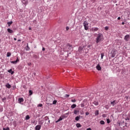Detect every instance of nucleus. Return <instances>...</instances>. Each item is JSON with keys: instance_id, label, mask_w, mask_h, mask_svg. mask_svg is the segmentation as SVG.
I'll list each match as a JSON object with an SVG mask.
<instances>
[{"instance_id": "4c0bfd02", "label": "nucleus", "mask_w": 130, "mask_h": 130, "mask_svg": "<svg viewBox=\"0 0 130 130\" xmlns=\"http://www.w3.org/2000/svg\"><path fill=\"white\" fill-rule=\"evenodd\" d=\"M107 123H110V120L109 119H107Z\"/></svg>"}, {"instance_id": "f704fd0d", "label": "nucleus", "mask_w": 130, "mask_h": 130, "mask_svg": "<svg viewBox=\"0 0 130 130\" xmlns=\"http://www.w3.org/2000/svg\"><path fill=\"white\" fill-rule=\"evenodd\" d=\"M3 130H10V127H7L6 128H3Z\"/></svg>"}, {"instance_id": "5701e85b", "label": "nucleus", "mask_w": 130, "mask_h": 130, "mask_svg": "<svg viewBox=\"0 0 130 130\" xmlns=\"http://www.w3.org/2000/svg\"><path fill=\"white\" fill-rule=\"evenodd\" d=\"M29 119H30V116L28 115H27L25 116V120H29Z\"/></svg>"}, {"instance_id": "e433bc0d", "label": "nucleus", "mask_w": 130, "mask_h": 130, "mask_svg": "<svg viewBox=\"0 0 130 130\" xmlns=\"http://www.w3.org/2000/svg\"><path fill=\"white\" fill-rule=\"evenodd\" d=\"M109 29V27L108 26H106L105 27V30H106V31H107V30H108Z\"/></svg>"}, {"instance_id": "f257e3e1", "label": "nucleus", "mask_w": 130, "mask_h": 130, "mask_svg": "<svg viewBox=\"0 0 130 130\" xmlns=\"http://www.w3.org/2000/svg\"><path fill=\"white\" fill-rule=\"evenodd\" d=\"M96 43H99L100 41H103V35L102 34H99L96 37Z\"/></svg>"}, {"instance_id": "423d86ee", "label": "nucleus", "mask_w": 130, "mask_h": 130, "mask_svg": "<svg viewBox=\"0 0 130 130\" xmlns=\"http://www.w3.org/2000/svg\"><path fill=\"white\" fill-rule=\"evenodd\" d=\"M19 58H17V59L15 61H10L11 63H13L14 64H16L17 62H19Z\"/></svg>"}, {"instance_id": "4be33fe9", "label": "nucleus", "mask_w": 130, "mask_h": 130, "mask_svg": "<svg viewBox=\"0 0 130 130\" xmlns=\"http://www.w3.org/2000/svg\"><path fill=\"white\" fill-rule=\"evenodd\" d=\"M12 55V53L11 52H7V57H10V56Z\"/></svg>"}, {"instance_id": "c9c22d12", "label": "nucleus", "mask_w": 130, "mask_h": 130, "mask_svg": "<svg viewBox=\"0 0 130 130\" xmlns=\"http://www.w3.org/2000/svg\"><path fill=\"white\" fill-rule=\"evenodd\" d=\"M80 106L81 107H85V105L84 104V103H82L81 105H80Z\"/></svg>"}, {"instance_id": "7c9ffc66", "label": "nucleus", "mask_w": 130, "mask_h": 130, "mask_svg": "<svg viewBox=\"0 0 130 130\" xmlns=\"http://www.w3.org/2000/svg\"><path fill=\"white\" fill-rule=\"evenodd\" d=\"M76 126H77V127H81V126H82L81 125V124H80V123H77V124H76Z\"/></svg>"}, {"instance_id": "a878e982", "label": "nucleus", "mask_w": 130, "mask_h": 130, "mask_svg": "<svg viewBox=\"0 0 130 130\" xmlns=\"http://www.w3.org/2000/svg\"><path fill=\"white\" fill-rule=\"evenodd\" d=\"M82 50H83V47H79L78 48V51H79V52H81V51H82Z\"/></svg>"}, {"instance_id": "c03bdc74", "label": "nucleus", "mask_w": 130, "mask_h": 130, "mask_svg": "<svg viewBox=\"0 0 130 130\" xmlns=\"http://www.w3.org/2000/svg\"><path fill=\"white\" fill-rule=\"evenodd\" d=\"M42 50H43V51H44L45 50V48L43 47V48H42Z\"/></svg>"}, {"instance_id": "473e14b6", "label": "nucleus", "mask_w": 130, "mask_h": 130, "mask_svg": "<svg viewBox=\"0 0 130 130\" xmlns=\"http://www.w3.org/2000/svg\"><path fill=\"white\" fill-rule=\"evenodd\" d=\"M6 98H4L2 99V101H3V102H5L6 100Z\"/></svg>"}, {"instance_id": "a211bd4d", "label": "nucleus", "mask_w": 130, "mask_h": 130, "mask_svg": "<svg viewBox=\"0 0 130 130\" xmlns=\"http://www.w3.org/2000/svg\"><path fill=\"white\" fill-rule=\"evenodd\" d=\"M80 117H81V116H77L76 118H75V120H76V121H78V120H80Z\"/></svg>"}, {"instance_id": "7ed1b4c3", "label": "nucleus", "mask_w": 130, "mask_h": 130, "mask_svg": "<svg viewBox=\"0 0 130 130\" xmlns=\"http://www.w3.org/2000/svg\"><path fill=\"white\" fill-rule=\"evenodd\" d=\"M83 26L85 30H88L89 29V23H88V21H85L83 22Z\"/></svg>"}, {"instance_id": "864d4df0", "label": "nucleus", "mask_w": 130, "mask_h": 130, "mask_svg": "<svg viewBox=\"0 0 130 130\" xmlns=\"http://www.w3.org/2000/svg\"><path fill=\"white\" fill-rule=\"evenodd\" d=\"M28 29H29V30H31V28L30 27H29Z\"/></svg>"}, {"instance_id": "9b49d317", "label": "nucleus", "mask_w": 130, "mask_h": 130, "mask_svg": "<svg viewBox=\"0 0 130 130\" xmlns=\"http://www.w3.org/2000/svg\"><path fill=\"white\" fill-rule=\"evenodd\" d=\"M96 70H98V71H101V66H100V64H98L96 66Z\"/></svg>"}, {"instance_id": "393cba45", "label": "nucleus", "mask_w": 130, "mask_h": 130, "mask_svg": "<svg viewBox=\"0 0 130 130\" xmlns=\"http://www.w3.org/2000/svg\"><path fill=\"white\" fill-rule=\"evenodd\" d=\"M79 112H80V111L79 110H75L74 113V114H77L78 113H79Z\"/></svg>"}, {"instance_id": "3c124183", "label": "nucleus", "mask_w": 130, "mask_h": 130, "mask_svg": "<svg viewBox=\"0 0 130 130\" xmlns=\"http://www.w3.org/2000/svg\"><path fill=\"white\" fill-rule=\"evenodd\" d=\"M122 25H124V22H122Z\"/></svg>"}, {"instance_id": "2eb2a0df", "label": "nucleus", "mask_w": 130, "mask_h": 130, "mask_svg": "<svg viewBox=\"0 0 130 130\" xmlns=\"http://www.w3.org/2000/svg\"><path fill=\"white\" fill-rule=\"evenodd\" d=\"M6 87H7L8 89H10L11 87V84L9 83H7L6 85Z\"/></svg>"}, {"instance_id": "412c9836", "label": "nucleus", "mask_w": 130, "mask_h": 130, "mask_svg": "<svg viewBox=\"0 0 130 130\" xmlns=\"http://www.w3.org/2000/svg\"><path fill=\"white\" fill-rule=\"evenodd\" d=\"M93 104L95 105V106H98V105H99V103H98V102L94 101L93 102Z\"/></svg>"}, {"instance_id": "cd10ccee", "label": "nucleus", "mask_w": 130, "mask_h": 130, "mask_svg": "<svg viewBox=\"0 0 130 130\" xmlns=\"http://www.w3.org/2000/svg\"><path fill=\"white\" fill-rule=\"evenodd\" d=\"M32 94H33V92H32V90H29V96H31V95H32Z\"/></svg>"}, {"instance_id": "c85d7f7f", "label": "nucleus", "mask_w": 130, "mask_h": 130, "mask_svg": "<svg viewBox=\"0 0 130 130\" xmlns=\"http://www.w3.org/2000/svg\"><path fill=\"white\" fill-rule=\"evenodd\" d=\"M100 124H105V122H104V121H103V120H101V121H100Z\"/></svg>"}, {"instance_id": "79ce46f5", "label": "nucleus", "mask_w": 130, "mask_h": 130, "mask_svg": "<svg viewBox=\"0 0 130 130\" xmlns=\"http://www.w3.org/2000/svg\"><path fill=\"white\" fill-rule=\"evenodd\" d=\"M85 114H86V115H89V113L87 112L85 113Z\"/></svg>"}, {"instance_id": "37998d69", "label": "nucleus", "mask_w": 130, "mask_h": 130, "mask_svg": "<svg viewBox=\"0 0 130 130\" xmlns=\"http://www.w3.org/2000/svg\"><path fill=\"white\" fill-rule=\"evenodd\" d=\"M71 102H76V100H72Z\"/></svg>"}, {"instance_id": "c756f323", "label": "nucleus", "mask_w": 130, "mask_h": 130, "mask_svg": "<svg viewBox=\"0 0 130 130\" xmlns=\"http://www.w3.org/2000/svg\"><path fill=\"white\" fill-rule=\"evenodd\" d=\"M57 103V100H54V101H53V103L51 104H56Z\"/></svg>"}, {"instance_id": "6e6552de", "label": "nucleus", "mask_w": 130, "mask_h": 130, "mask_svg": "<svg viewBox=\"0 0 130 130\" xmlns=\"http://www.w3.org/2000/svg\"><path fill=\"white\" fill-rule=\"evenodd\" d=\"M23 102H24V99H23L22 98L18 99V103L21 104V103Z\"/></svg>"}, {"instance_id": "49530a36", "label": "nucleus", "mask_w": 130, "mask_h": 130, "mask_svg": "<svg viewBox=\"0 0 130 130\" xmlns=\"http://www.w3.org/2000/svg\"><path fill=\"white\" fill-rule=\"evenodd\" d=\"M125 120H129V118H126L125 119Z\"/></svg>"}, {"instance_id": "a18cd8bd", "label": "nucleus", "mask_w": 130, "mask_h": 130, "mask_svg": "<svg viewBox=\"0 0 130 130\" xmlns=\"http://www.w3.org/2000/svg\"><path fill=\"white\" fill-rule=\"evenodd\" d=\"M28 66H31V62H29L27 63Z\"/></svg>"}, {"instance_id": "de8ad7c7", "label": "nucleus", "mask_w": 130, "mask_h": 130, "mask_svg": "<svg viewBox=\"0 0 130 130\" xmlns=\"http://www.w3.org/2000/svg\"><path fill=\"white\" fill-rule=\"evenodd\" d=\"M86 130H92V129L91 128H88Z\"/></svg>"}, {"instance_id": "ea45409f", "label": "nucleus", "mask_w": 130, "mask_h": 130, "mask_svg": "<svg viewBox=\"0 0 130 130\" xmlns=\"http://www.w3.org/2000/svg\"><path fill=\"white\" fill-rule=\"evenodd\" d=\"M106 130H111V128H110V127H107Z\"/></svg>"}, {"instance_id": "09e8293b", "label": "nucleus", "mask_w": 130, "mask_h": 130, "mask_svg": "<svg viewBox=\"0 0 130 130\" xmlns=\"http://www.w3.org/2000/svg\"><path fill=\"white\" fill-rule=\"evenodd\" d=\"M117 19H118V20H120V19H121L120 17H118Z\"/></svg>"}, {"instance_id": "f03ea898", "label": "nucleus", "mask_w": 130, "mask_h": 130, "mask_svg": "<svg viewBox=\"0 0 130 130\" xmlns=\"http://www.w3.org/2000/svg\"><path fill=\"white\" fill-rule=\"evenodd\" d=\"M116 52H117V51L115 49H113L111 52V57H115Z\"/></svg>"}, {"instance_id": "bb28decb", "label": "nucleus", "mask_w": 130, "mask_h": 130, "mask_svg": "<svg viewBox=\"0 0 130 130\" xmlns=\"http://www.w3.org/2000/svg\"><path fill=\"white\" fill-rule=\"evenodd\" d=\"M95 115H99V111L96 110V111L95 112Z\"/></svg>"}, {"instance_id": "4468645a", "label": "nucleus", "mask_w": 130, "mask_h": 130, "mask_svg": "<svg viewBox=\"0 0 130 130\" xmlns=\"http://www.w3.org/2000/svg\"><path fill=\"white\" fill-rule=\"evenodd\" d=\"M7 24L8 25V27H10L11 25H12V24H13V21H9L8 22H7Z\"/></svg>"}, {"instance_id": "b1692460", "label": "nucleus", "mask_w": 130, "mask_h": 130, "mask_svg": "<svg viewBox=\"0 0 130 130\" xmlns=\"http://www.w3.org/2000/svg\"><path fill=\"white\" fill-rule=\"evenodd\" d=\"M25 48H26V50L27 51L30 50V47H29V45H28V44H27V46Z\"/></svg>"}, {"instance_id": "603ef678", "label": "nucleus", "mask_w": 130, "mask_h": 130, "mask_svg": "<svg viewBox=\"0 0 130 130\" xmlns=\"http://www.w3.org/2000/svg\"><path fill=\"white\" fill-rule=\"evenodd\" d=\"M20 41H21V40H20V39H18V42H20Z\"/></svg>"}, {"instance_id": "6ab92c4d", "label": "nucleus", "mask_w": 130, "mask_h": 130, "mask_svg": "<svg viewBox=\"0 0 130 130\" xmlns=\"http://www.w3.org/2000/svg\"><path fill=\"white\" fill-rule=\"evenodd\" d=\"M22 4H23L24 5H27L28 4V2H27V1L25 0H22Z\"/></svg>"}, {"instance_id": "9d476101", "label": "nucleus", "mask_w": 130, "mask_h": 130, "mask_svg": "<svg viewBox=\"0 0 130 130\" xmlns=\"http://www.w3.org/2000/svg\"><path fill=\"white\" fill-rule=\"evenodd\" d=\"M129 38V36L128 35H127L125 36L124 39V40H125V41H128Z\"/></svg>"}, {"instance_id": "1a4fd4ad", "label": "nucleus", "mask_w": 130, "mask_h": 130, "mask_svg": "<svg viewBox=\"0 0 130 130\" xmlns=\"http://www.w3.org/2000/svg\"><path fill=\"white\" fill-rule=\"evenodd\" d=\"M41 129V125H37L35 127V130H40Z\"/></svg>"}, {"instance_id": "72a5a7b5", "label": "nucleus", "mask_w": 130, "mask_h": 130, "mask_svg": "<svg viewBox=\"0 0 130 130\" xmlns=\"http://www.w3.org/2000/svg\"><path fill=\"white\" fill-rule=\"evenodd\" d=\"M43 106V105H42V104H39L38 105V107H42Z\"/></svg>"}, {"instance_id": "ddd939ff", "label": "nucleus", "mask_w": 130, "mask_h": 130, "mask_svg": "<svg viewBox=\"0 0 130 130\" xmlns=\"http://www.w3.org/2000/svg\"><path fill=\"white\" fill-rule=\"evenodd\" d=\"M7 31L8 33H10V34L13 33L14 32V31H13V30L11 29L10 28H8Z\"/></svg>"}, {"instance_id": "f3484780", "label": "nucleus", "mask_w": 130, "mask_h": 130, "mask_svg": "<svg viewBox=\"0 0 130 130\" xmlns=\"http://www.w3.org/2000/svg\"><path fill=\"white\" fill-rule=\"evenodd\" d=\"M76 107H77V105L76 104H73L71 106L72 109H74V108H76Z\"/></svg>"}, {"instance_id": "f8f14e48", "label": "nucleus", "mask_w": 130, "mask_h": 130, "mask_svg": "<svg viewBox=\"0 0 130 130\" xmlns=\"http://www.w3.org/2000/svg\"><path fill=\"white\" fill-rule=\"evenodd\" d=\"M111 105H112V106H114L115 105H116V101H113V102H111Z\"/></svg>"}, {"instance_id": "2f4dec72", "label": "nucleus", "mask_w": 130, "mask_h": 130, "mask_svg": "<svg viewBox=\"0 0 130 130\" xmlns=\"http://www.w3.org/2000/svg\"><path fill=\"white\" fill-rule=\"evenodd\" d=\"M101 55L102 59H103V57L104 56V53H101Z\"/></svg>"}, {"instance_id": "0eeeda50", "label": "nucleus", "mask_w": 130, "mask_h": 130, "mask_svg": "<svg viewBox=\"0 0 130 130\" xmlns=\"http://www.w3.org/2000/svg\"><path fill=\"white\" fill-rule=\"evenodd\" d=\"M98 29H99L98 27H92L90 30L92 32H95L96 31H98Z\"/></svg>"}, {"instance_id": "8fccbe9b", "label": "nucleus", "mask_w": 130, "mask_h": 130, "mask_svg": "<svg viewBox=\"0 0 130 130\" xmlns=\"http://www.w3.org/2000/svg\"><path fill=\"white\" fill-rule=\"evenodd\" d=\"M14 40H15V41H16L17 40V39L16 38H14Z\"/></svg>"}, {"instance_id": "aec40b11", "label": "nucleus", "mask_w": 130, "mask_h": 130, "mask_svg": "<svg viewBox=\"0 0 130 130\" xmlns=\"http://www.w3.org/2000/svg\"><path fill=\"white\" fill-rule=\"evenodd\" d=\"M12 69L8 70V73H10L11 75H14V71Z\"/></svg>"}, {"instance_id": "58836bf2", "label": "nucleus", "mask_w": 130, "mask_h": 130, "mask_svg": "<svg viewBox=\"0 0 130 130\" xmlns=\"http://www.w3.org/2000/svg\"><path fill=\"white\" fill-rule=\"evenodd\" d=\"M69 97H70L69 94H66V95H65L66 98H69Z\"/></svg>"}, {"instance_id": "39448f33", "label": "nucleus", "mask_w": 130, "mask_h": 130, "mask_svg": "<svg viewBox=\"0 0 130 130\" xmlns=\"http://www.w3.org/2000/svg\"><path fill=\"white\" fill-rule=\"evenodd\" d=\"M45 120L46 121H47L48 120V122H47V124H49V123H50V120H49V118L47 116L45 117Z\"/></svg>"}, {"instance_id": "a19ab883", "label": "nucleus", "mask_w": 130, "mask_h": 130, "mask_svg": "<svg viewBox=\"0 0 130 130\" xmlns=\"http://www.w3.org/2000/svg\"><path fill=\"white\" fill-rule=\"evenodd\" d=\"M69 29H70V27H69L68 26H67V27H66V30H67V31H69Z\"/></svg>"}, {"instance_id": "dca6fc26", "label": "nucleus", "mask_w": 130, "mask_h": 130, "mask_svg": "<svg viewBox=\"0 0 130 130\" xmlns=\"http://www.w3.org/2000/svg\"><path fill=\"white\" fill-rule=\"evenodd\" d=\"M61 120H62V118L61 117H60L59 118L55 121L56 123H57V122H59V121H61Z\"/></svg>"}, {"instance_id": "20e7f679", "label": "nucleus", "mask_w": 130, "mask_h": 130, "mask_svg": "<svg viewBox=\"0 0 130 130\" xmlns=\"http://www.w3.org/2000/svg\"><path fill=\"white\" fill-rule=\"evenodd\" d=\"M67 48L69 49V51H73V46L70 44H67Z\"/></svg>"}]
</instances>
